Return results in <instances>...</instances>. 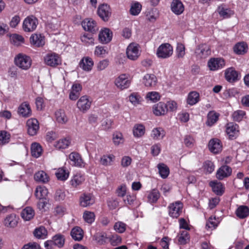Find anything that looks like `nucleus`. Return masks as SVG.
I'll list each match as a JSON object with an SVG mask.
<instances>
[{"instance_id":"1","label":"nucleus","mask_w":249,"mask_h":249,"mask_svg":"<svg viewBox=\"0 0 249 249\" xmlns=\"http://www.w3.org/2000/svg\"><path fill=\"white\" fill-rule=\"evenodd\" d=\"M15 65L19 68L27 70L29 69L32 64L30 57L22 53L18 54L14 59Z\"/></svg>"},{"instance_id":"2","label":"nucleus","mask_w":249,"mask_h":249,"mask_svg":"<svg viewBox=\"0 0 249 249\" xmlns=\"http://www.w3.org/2000/svg\"><path fill=\"white\" fill-rule=\"evenodd\" d=\"M173 52L172 46L169 43H163L157 50V55L159 58H167L172 55Z\"/></svg>"},{"instance_id":"3","label":"nucleus","mask_w":249,"mask_h":249,"mask_svg":"<svg viewBox=\"0 0 249 249\" xmlns=\"http://www.w3.org/2000/svg\"><path fill=\"white\" fill-rule=\"evenodd\" d=\"M38 24V19L35 16L31 15L25 18L23 23V29L25 32H33Z\"/></svg>"},{"instance_id":"4","label":"nucleus","mask_w":249,"mask_h":249,"mask_svg":"<svg viewBox=\"0 0 249 249\" xmlns=\"http://www.w3.org/2000/svg\"><path fill=\"white\" fill-rule=\"evenodd\" d=\"M195 53L197 59H205L211 54L210 47L206 44H200L197 46Z\"/></svg>"},{"instance_id":"5","label":"nucleus","mask_w":249,"mask_h":249,"mask_svg":"<svg viewBox=\"0 0 249 249\" xmlns=\"http://www.w3.org/2000/svg\"><path fill=\"white\" fill-rule=\"evenodd\" d=\"M183 204L180 201L171 203L168 206L169 214L173 218H178L182 212Z\"/></svg>"},{"instance_id":"6","label":"nucleus","mask_w":249,"mask_h":249,"mask_svg":"<svg viewBox=\"0 0 249 249\" xmlns=\"http://www.w3.org/2000/svg\"><path fill=\"white\" fill-rule=\"evenodd\" d=\"M139 45L135 43H130L127 48L126 54L127 57L131 60H136L140 55Z\"/></svg>"},{"instance_id":"7","label":"nucleus","mask_w":249,"mask_h":249,"mask_svg":"<svg viewBox=\"0 0 249 249\" xmlns=\"http://www.w3.org/2000/svg\"><path fill=\"white\" fill-rule=\"evenodd\" d=\"M130 83L131 81L125 74H121L115 80V85L122 90L128 88Z\"/></svg>"},{"instance_id":"8","label":"nucleus","mask_w":249,"mask_h":249,"mask_svg":"<svg viewBox=\"0 0 249 249\" xmlns=\"http://www.w3.org/2000/svg\"><path fill=\"white\" fill-rule=\"evenodd\" d=\"M70 163L73 166L79 167H84L85 163L81 155L76 152H71L69 156Z\"/></svg>"},{"instance_id":"9","label":"nucleus","mask_w":249,"mask_h":249,"mask_svg":"<svg viewBox=\"0 0 249 249\" xmlns=\"http://www.w3.org/2000/svg\"><path fill=\"white\" fill-rule=\"evenodd\" d=\"M91 102L88 96L84 95L80 98L77 103V107L83 113L86 112L90 107Z\"/></svg>"},{"instance_id":"10","label":"nucleus","mask_w":249,"mask_h":249,"mask_svg":"<svg viewBox=\"0 0 249 249\" xmlns=\"http://www.w3.org/2000/svg\"><path fill=\"white\" fill-rule=\"evenodd\" d=\"M45 63L51 67H55L61 64V59L59 56L55 53L48 54L45 57Z\"/></svg>"},{"instance_id":"11","label":"nucleus","mask_w":249,"mask_h":249,"mask_svg":"<svg viewBox=\"0 0 249 249\" xmlns=\"http://www.w3.org/2000/svg\"><path fill=\"white\" fill-rule=\"evenodd\" d=\"M225 65L224 60L221 58H212L208 62V66L211 71H215L221 69Z\"/></svg>"},{"instance_id":"12","label":"nucleus","mask_w":249,"mask_h":249,"mask_svg":"<svg viewBox=\"0 0 249 249\" xmlns=\"http://www.w3.org/2000/svg\"><path fill=\"white\" fill-rule=\"evenodd\" d=\"M28 133L30 136H34L37 134L39 129V123L38 121L34 118L29 119L27 121Z\"/></svg>"},{"instance_id":"13","label":"nucleus","mask_w":249,"mask_h":249,"mask_svg":"<svg viewBox=\"0 0 249 249\" xmlns=\"http://www.w3.org/2000/svg\"><path fill=\"white\" fill-rule=\"evenodd\" d=\"M208 147L210 151L213 154H218L222 149L221 141L216 138L212 139L209 141Z\"/></svg>"},{"instance_id":"14","label":"nucleus","mask_w":249,"mask_h":249,"mask_svg":"<svg viewBox=\"0 0 249 249\" xmlns=\"http://www.w3.org/2000/svg\"><path fill=\"white\" fill-rule=\"evenodd\" d=\"M99 16L104 21H107L111 16L110 8L107 4H103L98 9Z\"/></svg>"},{"instance_id":"15","label":"nucleus","mask_w":249,"mask_h":249,"mask_svg":"<svg viewBox=\"0 0 249 249\" xmlns=\"http://www.w3.org/2000/svg\"><path fill=\"white\" fill-rule=\"evenodd\" d=\"M238 74V72L233 67L229 68L225 71V79L230 83H233L237 81Z\"/></svg>"},{"instance_id":"16","label":"nucleus","mask_w":249,"mask_h":249,"mask_svg":"<svg viewBox=\"0 0 249 249\" xmlns=\"http://www.w3.org/2000/svg\"><path fill=\"white\" fill-rule=\"evenodd\" d=\"M80 205L83 207L89 206L94 203V197L90 194H83L79 198Z\"/></svg>"},{"instance_id":"17","label":"nucleus","mask_w":249,"mask_h":249,"mask_svg":"<svg viewBox=\"0 0 249 249\" xmlns=\"http://www.w3.org/2000/svg\"><path fill=\"white\" fill-rule=\"evenodd\" d=\"M231 168L227 165H223L220 167L216 172V177L219 180H222L225 178L229 177L231 174Z\"/></svg>"},{"instance_id":"18","label":"nucleus","mask_w":249,"mask_h":249,"mask_svg":"<svg viewBox=\"0 0 249 249\" xmlns=\"http://www.w3.org/2000/svg\"><path fill=\"white\" fill-rule=\"evenodd\" d=\"M112 37V32L108 28H105L100 31L98 36L99 41L103 44H107L110 42Z\"/></svg>"},{"instance_id":"19","label":"nucleus","mask_w":249,"mask_h":249,"mask_svg":"<svg viewBox=\"0 0 249 249\" xmlns=\"http://www.w3.org/2000/svg\"><path fill=\"white\" fill-rule=\"evenodd\" d=\"M82 25L85 30L92 33L97 30L95 21L91 19H85L82 21Z\"/></svg>"},{"instance_id":"20","label":"nucleus","mask_w":249,"mask_h":249,"mask_svg":"<svg viewBox=\"0 0 249 249\" xmlns=\"http://www.w3.org/2000/svg\"><path fill=\"white\" fill-rule=\"evenodd\" d=\"M153 110L154 114L156 116H161L167 112L168 108L165 103L160 102L153 106Z\"/></svg>"},{"instance_id":"21","label":"nucleus","mask_w":249,"mask_h":249,"mask_svg":"<svg viewBox=\"0 0 249 249\" xmlns=\"http://www.w3.org/2000/svg\"><path fill=\"white\" fill-rule=\"evenodd\" d=\"M238 126L236 124H229L226 128V132L231 140L235 139L238 135L239 130Z\"/></svg>"},{"instance_id":"22","label":"nucleus","mask_w":249,"mask_h":249,"mask_svg":"<svg viewBox=\"0 0 249 249\" xmlns=\"http://www.w3.org/2000/svg\"><path fill=\"white\" fill-rule=\"evenodd\" d=\"M18 114L24 117H28L31 115L32 111L29 104L25 102L18 107Z\"/></svg>"},{"instance_id":"23","label":"nucleus","mask_w":249,"mask_h":249,"mask_svg":"<svg viewBox=\"0 0 249 249\" xmlns=\"http://www.w3.org/2000/svg\"><path fill=\"white\" fill-rule=\"evenodd\" d=\"M171 8L172 12L178 15L181 14L184 11V6L179 0H173Z\"/></svg>"},{"instance_id":"24","label":"nucleus","mask_w":249,"mask_h":249,"mask_svg":"<svg viewBox=\"0 0 249 249\" xmlns=\"http://www.w3.org/2000/svg\"><path fill=\"white\" fill-rule=\"evenodd\" d=\"M93 66V62L91 58L89 57L83 58L79 63V66L83 70L89 71Z\"/></svg>"},{"instance_id":"25","label":"nucleus","mask_w":249,"mask_h":249,"mask_svg":"<svg viewBox=\"0 0 249 249\" xmlns=\"http://www.w3.org/2000/svg\"><path fill=\"white\" fill-rule=\"evenodd\" d=\"M157 82V77L153 74H146L143 78V83L146 87H154Z\"/></svg>"},{"instance_id":"26","label":"nucleus","mask_w":249,"mask_h":249,"mask_svg":"<svg viewBox=\"0 0 249 249\" xmlns=\"http://www.w3.org/2000/svg\"><path fill=\"white\" fill-rule=\"evenodd\" d=\"M30 42L36 47H41L45 44L44 37L40 34H35L31 36Z\"/></svg>"},{"instance_id":"27","label":"nucleus","mask_w":249,"mask_h":249,"mask_svg":"<svg viewBox=\"0 0 249 249\" xmlns=\"http://www.w3.org/2000/svg\"><path fill=\"white\" fill-rule=\"evenodd\" d=\"M4 224L5 226L9 228H14L18 224L17 218L15 214H11L5 218Z\"/></svg>"},{"instance_id":"28","label":"nucleus","mask_w":249,"mask_h":249,"mask_svg":"<svg viewBox=\"0 0 249 249\" xmlns=\"http://www.w3.org/2000/svg\"><path fill=\"white\" fill-rule=\"evenodd\" d=\"M210 185L213 192L218 196H221L224 192V187L221 182L211 181Z\"/></svg>"},{"instance_id":"29","label":"nucleus","mask_w":249,"mask_h":249,"mask_svg":"<svg viewBox=\"0 0 249 249\" xmlns=\"http://www.w3.org/2000/svg\"><path fill=\"white\" fill-rule=\"evenodd\" d=\"M115 159V156L112 154L104 155L100 158V163L105 166H110Z\"/></svg>"},{"instance_id":"30","label":"nucleus","mask_w":249,"mask_h":249,"mask_svg":"<svg viewBox=\"0 0 249 249\" xmlns=\"http://www.w3.org/2000/svg\"><path fill=\"white\" fill-rule=\"evenodd\" d=\"M248 46L244 42L237 43L233 47L234 53L237 54H243L247 52Z\"/></svg>"},{"instance_id":"31","label":"nucleus","mask_w":249,"mask_h":249,"mask_svg":"<svg viewBox=\"0 0 249 249\" xmlns=\"http://www.w3.org/2000/svg\"><path fill=\"white\" fill-rule=\"evenodd\" d=\"M35 215L34 211L30 207H27L23 209L21 213V216L26 220L28 221L33 218Z\"/></svg>"},{"instance_id":"32","label":"nucleus","mask_w":249,"mask_h":249,"mask_svg":"<svg viewBox=\"0 0 249 249\" xmlns=\"http://www.w3.org/2000/svg\"><path fill=\"white\" fill-rule=\"evenodd\" d=\"M71 234L75 240L80 241L83 237V231L81 228L75 227L72 229Z\"/></svg>"},{"instance_id":"33","label":"nucleus","mask_w":249,"mask_h":249,"mask_svg":"<svg viewBox=\"0 0 249 249\" xmlns=\"http://www.w3.org/2000/svg\"><path fill=\"white\" fill-rule=\"evenodd\" d=\"M199 100V94L196 91L190 92L188 96L187 103L193 106L196 104Z\"/></svg>"},{"instance_id":"34","label":"nucleus","mask_w":249,"mask_h":249,"mask_svg":"<svg viewBox=\"0 0 249 249\" xmlns=\"http://www.w3.org/2000/svg\"><path fill=\"white\" fill-rule=\"evenodd\" d=\"M34 178L36 181L46 183L49 181V178L45 172L40 171L35 174Z\"/></svg>"},{"instance_id":"35","label":"nucleus","mask_w":249,"mask_h":249,"mask_svg":"<svg viewBox=\"0 0 249 249\" xmlns=\"http://www.w3.org/2000/svg\"><path fill=\"white\" fill-rule=\"evenodd\" d=\"M31 150L32 155L35 158H38L40 156L42 152L41 145L36 142L32 144Z\"/></svg>"},{"instance_id":"36","label":"nucleus","mask_w":249,"mask_h":249,"mask_svg":"<svg viewBox=\"0 0 249 249\" xmlns=\"http://www.w3.org/2000/svg\"><path fill=\"white\" fill-rule=\"evenodd\" d=\"M236 215L240 218H244L249 214V209L246 206H241L238 208L236 211Z\"/></svg>"},{"instance_id":"37","label":"nucleus","mask_w":249,"mask_h":249,"mask_svg":"<svg viewBox=\"0 0 249 249\" xmlns=\"http://www.w3.org/2000/svg\"><path fill=\"white\" fill-rule=\"evenodd\" d=\"M55 176L58 180L64 181L68 178L69 172L64 168H61L57 170L55 173Z\"/></svg>"},{"instance_id":"38","label":"nucleus","mask_w":249,"mask_h":249,"mask_svg":"<svg viewBox=\"0 0 249 249\" xmlns=\"http://www.w3.org/2000/svg\"><path fill=\"white\" fill-rule=\"evenodd\" d=\"M158 168L161 177L163 178H166L169 174L168 167L164 163H159L158 165Z\"/></svg>"},{"instance_id":"39","label":"nucleus","mask_w":249,"mask_h":249,"mask_svg":"<svg viewBox=\"0 0 249 249\" xmlns=\"http://www.w3.org/2000/svg\"><path fill=\"white\" fill-rule=\"evenodd\" d=\"M133 134L135 137H140L144 135L145 133L144 126L141 124H135L133 127Z\"/></svg>"},{"instance_id":"40","label":"nucleus","mask_w":249,"mask_h":249,"mask_svg":"<svg viewBox=\"0 0 249 249\" xmlns=\"http://www.w3.org/2000/svg\"><path fill=\"white\" fill-rule=\"evenodd\" d=\"M47 194L48 190L45 187L39 186L36 188L35 195L39 199H46L45 197Z\"/></svg>"},{"instance_id":"41","label":"nucleus","mask_w":249,"mask_h":249,"mask_svg":"<svg viewBox=\"0 0 249 249\" xmlns=\"http://www.w3.org/2000/svg\"><path fill=\"white\" fill-rule=\"evenodd\" d=\"M217 12L221 17L223 18H228L233 14V12L231 10L225 8L222 5L218 7L217 9Z\"/></svg>"},{"instance_id":"42","label":"nucleus","mask_w":249,"mask_h":249,"mask_svg":"<svg viewBox=\"0 0 249 249\" xmlns=\"http://www.w3.org/2000/svg\"><path fill=\"white\" fill-rule=\"evenodd\" d=\"M84 181V178L82 176L76 175L71 179L70 183L73 187L76 188L81 184Z\"/></svg>"},{"instance_id":"43","label":"nucleus","mask_w":249,"mask_h":249,"mask_svg":"<svg viewBox=\"0 0 249 249\" xmlns=\"http://www.w3.org/2000/svg\"><path fill=\"white\" fill-rule=\"evenodd\" d=\"M190 237L188 232L186 231H182L178 235V241L181 245L186 244L189 241Z\"/></svg>"},{"instance_id":"44","label":"nucleus","mask_w":249,"mask_h":249,"mask_svg":"<svg viewBox=\"0 0 249 249\" xmlns=\"http://www.w3.org/2000/svg\"><path fill=\"white\" fill-rule=\"evenodd\" d=\"M53 242H54V246L59 248H62L65 243V239L64 236L60 234H56L53 237Z\"/></svg>"},{"instance_id":"45","label":"nucleus","mask_w":249,"mask_h":249,"mask_svg":"<svg viewBox=\"0 0 249 249\" xmlns=\"http://www.w3.org/2000/svg\"><path fill=\"white\" fill-rule=\"evenodd\" d=\"M47 234V230L43 227H40L36 229L34 231L35 236L38 238H44L46 237Z\"/></svg>"},{"instance_id":"46","label":"nucleus","mask_w":249,"mask_h":249,"mask_svg":"<svg viewBox=\"0 0 249 249\" xmlns=\"http://www.w3.org/2000/svg\"><path fill=\"white\" fill-rule=\"evenodd\" d=\"M146 98L153 102H156L160 100V95L158 92L151 91L146 94Z\"/></svg>"},{"instance_id":"47","label":"nucleus","mask_w":249,"mask_h":249,"mask_svg":"<svg viewBox=\"0 0 249 249\" xmlns=\"http://www.w3.org/2000/svg\"><path fill=\"white\" fill-rule=\"evenodd\" d=\"M55 117L57 121L61 124H64L67 121L64 110L59 109L55 112Z\"/></svg>"},{"instance_id":"48","label":"nucleus","mask_w":249,"mask_h":249,"mask_svg":"<svg viewBox=\"0 0 249 249\" xmlns=\"http://www.w3.org/2000/svg\"><path fill=\"white\" fill-rule=\"evenodd\" d=\"M141 9V4L138 2H135L131 6L130 13L133 16L138 15L140 13Z\"/></svg>"},{"instance_id":"49","label":"nucleus","mask_w":249,"mask_h":249,"mask_svg":"<svg viewBox=\"0 0 249 249\" xmlns=\"http://www.w3.org/2000/svg\"><path fill=\"white\" fill-rule=\"evenodd\" d=\"M147 197L150 202H156L160 197V193L157 190L154 189L149 193Z\"/></svg>"},{"instance_id":"50","label":"nucleus","mask_w":249,"mask_h":249,"mask_svg":"<svg viewBox=\"0 0 249 249\" xmlns=\"http://www.w3.org/2000/svg\"><path fill=\"white\" fill-rule=\"evenodd\" d=\"M141 99V97L137 92H133L129 96L130 102L135 106L140 103Z\"/></svg>"},{"instance_id":"51","label":"nucleus","mask_w":249,"mask_h":249,"mask_svg":"<svg viewBox=\"0 0 249 249\" xmlns=\"http://www.w3.org/2000/svg\"><path fill=\"white\" fill-rule=\"evenodd\" d=\"M70 143L69 140L63 139L58 141L55 144V146L58 149H65L69 146Z\"/></svg>"},{"instance_id":"52","label":"nucleus","mask_w":249,"mask_h":249,"mask_svg":"<svg viewBox=\"0 0 249 249\" xmlns=\"http://www.w3.org/2000/svg\"><path fill=\"white\" fill-rule=\"evenodd\" d=\"M219 114L216 113H211L208 115V119L206 122V124L209 126H212L213 124L218 120Z\"/></svg>"},{"instance_id":"53","label":"nucleus","mask_w":249,"mask_h":249,"mask_svg":"<svg viewBox=\"0 0 249 249\" xmlns=\"http://www.w3.org/2000/svg\"><path fill=\"white\" fill-rule=\"evenodd\" d=\"M246 113L244 111L238 110L235 111L233 113L232 117L234 121L236 122H240L243 119Z\"/></svg>"},{"instance_id":"54","label":"nucleus","mask_w":249,"mask_h":249,"mask_svg":"<svg viewBox=\"0 0 249 249\" xmlns=\"http://www.w3.org/2000/svg\"><path fill=\"white\" fill-rule=\"evenodd\" d=\"M185 46L182 43H178L176 49L177 56L178 58H183L185 54Z\"/></svg>"},{"instance_id":"55","label":"nucleus","mask_w":249,"mask_h":249,"mask_svg":"<svg viewBox=\"0 0 249 249\" xmlns=\"http://www.w3.org/2000/svg\"><path fill=\"white\" fill-rule=\"evenodd\" d=\"M10 135L6 131H0V144H4L9 142Z\"/></svg>"},{"instance_id":"56","label":"nucleus","mask_w":249,"mask_h":249,"mask_svg":"<svg viewBox=\"0 0 249 249\" xmlns=\"http://www.w3.org/2000/svg\"><path fill=\"white\" fill-rule=\"evenodd\" d=\"M83 218L85 221L91 224L94 221L95 214L93 212L85 211L83 214Z\"/></svg>"},{"instance_id":"57","label":"nucleus","mask_w":249,"mask_h":249,"mask_svg":"<svg viewBox=\"0 0 249 249\" xmlns=\"http://www.w3.org/2000/svg\"><path fill=\"white\" fill-rule=\"evenodd\" d=\"M81 41L87 45L92 44L94 43V39L92 35L89 34H85L81 37Z\"/></svg>"},{"instance_id":"58","label":"nucleus","mask_w":249,"mask_h":249,"mask_svg":"<svg viewBox=\"0 0 249 249\" xmlns=\"http://www.w3.org/2000/svg\"><path fill=\"white\" fill-rule=\"evenodd\" d=\"M113 141L114 143L116 145L123 143L124 142V138L122 134L118 132L114 133L113 135Z\"/></svg>"},{"instance_id":"59","label":"nucleus","mask_w":249,"mask_h":249,"mask_svg":"<svg viewBox=\"0 0 249 249\" xmlns=\"http://www.w3.org/2000/svg\"><path fill=\"white\" fill-rule=\"evenodd\" d=\"M164 135V131L161 128H154L152 131L151 136L154 139H158L160 136L163 137Z\"/></svg>"},{"instance_id":"60","label":"nucleus","mask_w":249,"mask_h":249,"mask_svg":"<svg viewBox=\"0 0 249 249\" xmlns=\"http://www.w3.org/2000/svg\"><path fill=\"white\" fill-rule=\"evenodd\" d=\"M114 229L119 233H123L126 230V224L122 222H117L115 224Z\"/></svg>"},{"instance_id":"61","label":"nucleus","mask_w":249,"mask_h":249,"mask_svg":"<svg viewBox=\"0 0 249 249\" xmlns=\"http://www.w3.org/2000/svg\"><path fill=\"white\" fill-rule=\"evenodd\" d=\"M145 15L147 20L150 22H153L157 19L155 15V11L153 9H148L145 12Z\"/></svg>"},{"instance_id":"62","label":"nucleus","mask_w":249,"mask_h":249,"mask_svg":"<svg viewBox=\"0 0 249 249\" xmlns=\"http://www.w3.org/2000/svg\"><path fill=\"white\" fill-rule=\"evenodd\" d=\"M204 168L207 173L210 174L214 171V164L211 161L207 160L204 163Z\"/></svg>"},{"instance_id":"63","label":"nucleus","mask_w":249,"mask_h":249,"mask_svg":"<svg viewBox=\"0 0 249 249\" xmlns=\"http://www.w3.org/2000/svg\"><path fill=\"white\" fill-rule=\"evenodd\" d=\"M66 196L64 191L61 189H58L56 191L54 198L56 201L63 200Z\"/></svg>"},{"instance_id":"64","label":"nucleus","mask_w":249,"mask_h":249,"mask_svg":"<svg viewBox=\"0 0 249 249\" xmlns=\"http://www.w3.org/2000/svg\"><path fill=\"white\" fill-rule=\"evenodd\" d=\"M110 243L112 246H116L119 244H120L122 242L121 237L117 235L114 234L113 235L110 239Z\"/></svg>"}]
</instances>
